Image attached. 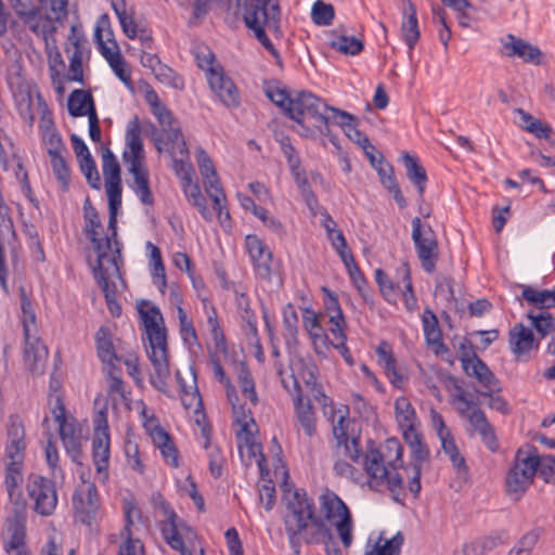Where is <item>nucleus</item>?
Wrapping results in <instances>:
<instances>
[{"label":"nucleus","mask_w":555,"mask_h":555,"mask_svg":"<svg viewBox=\"0 0 555 555\" xmlns=\"http://www.w3.org/2000/svg\"><path fill=\"white\" fill-rule=\"evenodd\" d=\"M292 495L293 499L287 502L288 512L284 516V525L295 555L300 554L302 542L324 543L327 555H343L334 540L331 527L315 515L313 500L302 489H296Z\"/></svg>","instance_id":"obj_1"},{"label":"nucleus","mask_w":555,"mask_h":555,"mask_svg":"<svg viewBox=\"0 0 555 555\" xmlns=\"http://www.w3.org/2000/svg\"><path fill=\"white\" fill-rule=\"evenodd\" d=\"M139 313L147 339L146 354L154 369V374L150 378L151 384L157 390L166 392L170 367L164 318L156 306H152L149 310L139 309Z\"/></svg>","instance_id":"obj_2"},{"label":"nucleus","mask_w":555,"mask_h":555,"mask_svg":"<svg viewBox=\"0 0 555 555\" xmlns=\"http://www.w3.org/2000/svg\"><path fill=\"white\" fill-rule=\"evenodd\" d=\"M233 0H229L231 5ZM236 10H242V17L246 27L253 30L257 40L278 61L280 54L267 36V31L276 38L282 37L281 8L278 1L272 0H234Z\"/></svg>","instance_id":"obj_3"},{"label":"nucleus","mask_w":555,"mask_h":555,"mask_svg":"<svg viewBox=\"0 0 555 555\" xmlns=\"http://www.w3.org/2000/svg\"><path fill=\"white\" fill-rule=\"evenodd\" d=\"M532 452V444L519 448L505 475V493L512 501L518 502L533 483L538 462L531 455Z\"/></svg>","instance_id":"obj_4"},{"label":"nucleus","mask_w":555,"mask_h":555,"mask_svg":"<svg viewBox=\"0 0 555 555\" xmlns=\"http://www.w3.org/2000/svg\"><path fill=\"white\" fill-rule=\"evenodd\" d=\"M321 517L335 526L341 543L349 547L352 543V517L345 502L333 491L326 490L319 498Z\"/></svg>","instance_id":"obj_5"},{"label":"nucleus","mask_w":555,"mask_h":555,"mask_svg":"<svg viewBox=\"0 0 555 555\" xmlns=\"http://www.w3.org/2000/svg\"><path fill=\"white\" fill-rule=\"evenodd\" d=\"M286 107V116L293 119L300 128L298 132L301 135L309 137L312 130L304 124V117L309 116L314 120L322 118L324 120V113L330 111L331 107L321 99L309 91H295L293 101Z\"/></svg>","instance_id":"obj_6"},{"label":"nucleus","mask_w":555,"mask_h":555,"mask_svg":"<svg viewBox=\"0 0 555 555\" xmlns=\"http://www.w3.org/2000/svg\"><path fill=\"white\" fill-rule=\"evenodd\" d=\"M412 240L422 268L433 273L439 256L438 240L430 224L423 223L420 217L412 220Z\"/></svg>","instance_id":"obj_7"},{"label":"nucleus","mask_w":555,"mask_h":555,"mask_svg":"<svg viewBox=\"0 0 555 555\" xmlns=\"http://www.w3.org/2000/svg\"><path fill=\"white\" fill-rule=\"evenodd\" d=\"M26 491L34 501V511L41 516H50L57 505L56 488L53 480L37 474L27 478Z\"/></svg>","instance_id":"obj_8"},{"label":"nucleus","mask_w":555,"mask_h":555,"mask_svg":"<svg viewBox=\"0 0 555 555\" xmlns=\"http://www.w3.org/2000/svg\"><path fill=\"white\" fill-rule=\"evenodd\" d=\"M93 462L99 475L103 474L102 480L107 478V467L109 460V434L107 422V409L98 411L93 417Z\"/></svg>","instance_id":"obj_9"},{"label":"nucleus","mask_w":555,"mask_h":555,"mask_svg":"<svg viewBox=\"0 0 555 555\" xmlns=\"http://www.w3.org/2000/svg\"><path fill=\"white\" fill-rule=\"evenodd\" d=\"M104 26H109V18L107 14H103L99 21L94 31V39L98 43L101 54L108 62L116 76L129 88H132V81L129 70H127L122 55L118 50V46L115 40H112L113 49L103 40L102 29ZM108 41L111 39L108 38Z\"/></svg>","instance_id":"obj_10"},{"label":"nucleus","mask_w":555,"mask_h":555,"mask_svg":"<svg viewBox=\"0 0 555 555\" xmlns=\"http://www.w3.org/2000/svg\"><path fill=\"white\" fill-rule=\"evenodd\" d=\"M26 520L7 518L2 532V546L8 555H31L26 545Z\"/></svg>","instance_id":"obj_11"},{"label":"nucleus","mask_w":555,"mask_h":555,"mask_svg":"<svg viewBox=\"0 0 555 555\" xmlns=\"http://www.w3.org/2000/svg\"><path fill=\"white\" fill-rule=\"evenodd\" d=\"M212 92L228 107H237L240 105V93L233 80L224 73L222 66L211 69L207 77Z\"/></svg>","instance_id":"obj_12"},{"label":"nucleus","mask_w":555,"mask_h":555,"mask_svg":"<svg viewBox=\"0 0 555 555\" xmlns=\"http://www.w3.org/2000/svg\"><path fill=\"white\" fill-rule=\"evenodd\" d=\"M508 344L516 361H527V353L539 348V340L534 337L531 328L518 323L508 333Z\"/></svg>","instance_id":"obj_13"},{"label":"nucleus","mask_w":555,"mask_h":555,"mask_svg":"<svg viewBox=\"0 0 555 555\" xmlns=\"http://www.w3.org/2000/svg\"><path fill=\"white\" fill-rule=\"evenodd\" d=\"M160 507L165 516L162 533L166 542L173 550L179 551L181 555H192L184 546L183 539L180 534V529L185 527L184 522L178 518L177 514L167 502H162Z\"/></svg>","instance_id":"obj_14"},{"label":"nucleus","mask_w":555,"mask_h":555,"mask_svg":"<svg viewBox=\"0 0 555 555\" xmlns=\"http://www.w3.org/2000/svg\"><path fill=\"white\" fill-rule=\"evenodd\" d=\"M83 232L90 240L98 258H107L108 249L112 247L109 237H100L102 222L95 208H87L83 214Z\"/></svg>","instance_id":"obj_15"},{"label":"nucleus","mask_w":555,"mask_h":555,"mask_svg":"<svg viewBox=\"0 0 555 555\" xmlns=\"http://www.w3.org/2000/svg\"><path fill=\"white\" fill-rule=\"evenodd\" d=\"M76 518L90 526L99 509V493L94 483H89L85 495L76 492L73 496Z\"/></svg>","instance_id":"obj_16"},{"label":"nucleus","mask_w":555,"mask_h":555,"mask_svg":"<svg viewBox=\"0 0 555 555\" xmlns=\"http://www.w3.org/2000/svg\"><path fill=\"white\" fill-rule=\"evenodd\" d=\"M93 276L104 293L105 299L116 297V285L109 283L108 279L112 276L120 278L119 266L116 257L98 258L96 264L92 267Z\"/></svg>","instance_id":"obj_17"},{"label":"nucleus","mask_w":555,"mask_h":555,"mask_svg":"<svg viewBox=\"0 0 555 555\" xmlns=\"http://www.w3.org/2000/svg\"><path fill=\"white\" fill-rule=\"evenodd\" d=\"M294 387L292 395L298 422L305 429L307 436L311 437L315 433V416L311 401L304 402L301 387L298 379L293 376Z\"/></svg>","instance_id":"obj_18"},{"label":"nucleus","mask_w":555,"mask_h":555,"mask_svg":"<svg viewBox=\"0 0 555 555\" xmlns=\"http://www.w3.org/2000/svg\"><path fill=\"white\" fill-rule=\"evenodd\" d=\"M77 27L73 25L70 27V33L68 35L69 46L66 47V52H72L69 56V72L70 75L67 76L69 81H76L79 83H83V69H82V46H81V36L76 34Z\"/></svg>","instance_id":"obj_19"},{"label":"nucleus","mask_w":555,"mask_h":555,"mask_svg":"<svg viewBox=\"0 0 555 555\" xmlns=\"http://www.w3.org/2000/svg\"><path fill=\"white\" fill-rule=\"evenodd\" d=\"M126 142L130 153H124L125 159L130 162V166L132 164L137 165L138 167L143 166L144 150L141 140V126L138 116L128 122Z\"/></svg>","instance_id":"obj_20"},{"label":"nucleus","mask_w":555,"mask_h":555,"mask_svg":"<svg viewBox=\"0 0 555 555\" xmlns=\"http://www.w3.org/2000/svg\"><path fill=\"white\" fill-rule=\"evenodd\" d=\"M8 442L5 446V455L9 460H24L25 428L22 422L15 417H11L7 430Z\"/></svg>","instance_id":"obj_21"},{"label":"nucleus","mask_w":555,"mask_h":555,"mask_svg":"<svg viewBox=\"0 0 555 555\" xmlns=\"http://www.w3.org/2000/svg\"><path fill=\"white\" fill-rule=\"evenodd\" d=\"M331 112L333 113V121L341 127L346 135L351 141L357 143L360 147L363 144L369 145V137L358 129V117L337 107H331Z\"/></svg>","instance_id":"obj_22"},{"label":"nucleus","mask_w":555,"mask_h":555,"mask_svg":"<svg viewBox=\"0 0 555 555\" xmlns=\"http://www.w3.org/2000/svg\"><path fill=\"white\" fill-rule=\"evenodd\" d=\"M402 164L405 168L406 178L410 180L412 184L417 190L418 199L421 203L424 201V193L427 183V173L423 165L420 163L418 158L414 155H411L408 152H404L401 156Z\"/></svg>","instance_id":"obj_23"},{"label":"nucleus","mask_w":555,"mask_h":555,"mask_svg":"<svg viewBox=\"0 0 555 555\" xmlns=\"http://www.w3.org/2000/svg\"><path fill=\"white\" fill-rule=\"evenodd\" d=\"M25 346V363L27 369L37 375L44 372V366L48 357L47 347L36 337L29 338V343Z\"/></svg>","instance_id":"obj_24"},{"label":"nucleus","mask_w":555,"mask_h":555,"mask_svg":"<svg viewBox=\"0 0 555 555\" xmlns=\"http://www.w3.org/2000/svg\"><path fill=\"white\" fill-rule=\"evenodd\" d=\"M508 41L504 43L508 56H518L525 62L539 63L541 51L538 47L515 37L514 35L507 36Z\"/></svg>","instance_id":"obj_25"},{"label":"nucleus","mask_w":555,"mask_h":555,"mask_svg":"<svg viewBox=\"0 0 555 555\" xmlns=\"http://www.w3.org/2000/svg\"><path fill=\"white\" fill-rule=\"evenodd\" d=\"M387 467L385 464V455L378 449L374 448V442L369 441L366 454L364 456V470L367 476L376 483L380 477L387 476Z\"/></svg>","instance_id":"obj_26"},{"label":"nucleus","mask_w":555,"mask_h":555,"mask_svg":"<svg viewBox=\"0 0 555 555\" xmlns=\"http://www.w3.org/2000/svg\"><path fill=\"white\" fill-rule=\"evenodd\" d=\"M67 109L73 117L87 115L89 118L92 109H95L91 92L83 89L74 90L68 96Z\"/></svg>","instance_id":"obj_27"},{"label":"nucleus","mask_w":555,"mask_h":555,"mask_svg":"<svg viewBox=\"0 0 555 555\" xmlns=\"http://www.w3.org/2000/svg\"><path fill=\"white\" fill-rule=\"evenodd\" d=\"M25 24L34 34L42 37L46 41L56 33L59 25L50 15H39V10L33 11L29 17L25 18Z\"/></svg>","instance_id":"obj_28"},{"label":"nucleus","mask_w":555,"mask_h":555,"mask_svg":"<svg viewBox=\"0 0 555 555\" xmlns=\"http://www.w3.org/2000/svg\"><path fill=\"white\" fill-rule=\"evenodd\" d=\"M422 321L427 344L437 346V353L440 351H448V348L442 341V334L439 328L437 315L430 309H426L424 311Z\"/></svg>","instance_id":"obj_29"},{"label":"nucleus","mask_w":555,"mask_h":555,"mask_svg":"<svg viewBox=\"0 0 555 555\" xmlns=\"http://www.w3.org/2000/svg\"><path fill=\"white\" fill-rule=\"evenodd\" d=\"M465 373L468 376H474L485 388L491 391L501 390L499 379L479 357L472 360L468 372Z\"/></svg>","instance_id":"obj_30"},{"label":"nucleus","mask_w":555,"mask_h":555,"mask_svg":"<svg viewBox=\"0 0 555 555\" xmlns=\"http://www.w3.org/2000/svg\"><path fill=\"white\" fill-rule=\"evenodd\" d=\"M95 341L100 360L114 367V362L118 360V357L112 341L111 331L106 326H101L95 334Z\"/></svg>","instance_id":"obj_31"},{"label":"nucleus","mask_w":555,"mask_h":555,"mask_svg":"<svg viewBox=\"0 0 555 555\" xmlns=\"http://www.w3.org/2000/svg\"><path fill=\"white\" fill-rule=\"evenodd\" d=\"M176 378L180 386L181 400L182 404L185 409H191L195 406V412L197 413L199 409L203 408V401L201 393L198 391L196 385V376L193 372L192 385H186L183 378L181 377V373L179 371L176 372Z\"/></svg>","instance_id":"obj_32"},{"label":"nucleus","mask_w":555,"mask_h":555,"mask_svg":"<svg viewBox=\"0 0 555 555\" xmlns=\"http://www.w3.org/2000/svg\"><path fill=\"white\" fill-rule=\"evenodd\" d=\"M521 296L530 305L538 309H548L555 307V289H535L528 285H522Z\"/></svg>","instance_id":"obj_33"},{"label":"nucleus","mask_w":555,"mask_h":555,"mask_svg":"<svg viewBox=\"0 0 555 555\" xmlns=\"http://www.w3.org/2000/svg\"><path fill=\"white\" fill-rule=\"evenodd\" d=\"M330 47L346 55H357L364 49V43L361 39L353 36L337 35V30L331 33Z\"/></svg>","instance_id":"obj_34"},{"label":"nucleus","mask_w":555,"mask_h":555,"mask_svg":"<svg viewBox=\"0 0 555 555\" xmlns=\"http://www.w3.org/2000/svg\"><path fill=\"white\" fill-rule=\"evenodd\" d=\"M403 542L404 537L401 531H398L391 539H383L380 534L376 543L364 555H400Z\"/></svg>","instance_id":"obj_35"},{"label":"nucleus","mask_w":555,"mask_h":555,"mask_svg":"<svg viewBox=\"0 0 555 555\" xmlns=\"http://www.w3.org/2000/svg\"><path fill=\"white\" fill-rule=\"evenodd\" d=\"M441 448L443 452L449 456L457 475L466 478L468 476V466L466 464L465 457L461 454L452 435H447L444 438H442Z\"/></svg>","instance_id":"obj_36"},{"label":"nucleus","mask_w":555,"mask_h":555,"mask_svg":"<svg viewBox=\"0 0 555 555\" xmlns=\"http://www.w3.org/2000/svg\"><path fill=\"white\" fill-rule=\"evenodd\" d=\"M131 507H127L125 511L126 525L121 530V537H126V541L120 545L118 555H141L143 553V544L140 540L132 538L131 526L133 524L131 518Z\"/></svg>","instance_id":"obj_37"},{"label":"nucleus","mask_w":555,"mask_h":555,"mask_svg":"<svg viewBox=\"0 0 555 555\" xmlns=\"http://www.w3.org/2000/svg\"><path fill=\"white\" fill-rule=\"evenodd\" d=\"M129 171L134 178V191L139 195L140 201L145 205H152L154 201L152 191L150 189L147 170L143 166L138 167L137 165L132 164L129 168Z\"/></svg>","instance_id":"obj_38"},{"label":"nucleus","mask_w":555,"mask_h":555,"mask_svg":"<svg viewBox=\"0 0 555 555\" xmlns=\"http://www.w3.org/2000/svg\"><path fill=\"white\" fill-rule=\"evenodd\" d=\"M530 325L535 330L540 339L545 338L555 331V319L550 312L540 311L538 313L530 311L527 314Z\"/></svg>","instance_id":"obj_39"},{"label":"nucleus","mask_w":555,"mask_h":555,"mask_svg":"<svg viewBox=\"0 0 555 555\" xmlns=\"http://www.w3.org/2000/svg\"><path fill=\"white\" fill-rule=\"evenodd\" d=\"M205 190L214 203V209L217 211L219 218L222 217L223 206L222 201L225 199L223 189L221 186L218 173L215 172L204 178Z\"/></svg>","instance_id":"obj_40"},{"label":"nucleus","mask_w":555,"mask_h":555,"mask_svg":"<svg viewBox=\"0 0 555 555\" xmlns=\"http://www.w3.org/2000/svg\"><path fill=\"white\" fill-rule=\"evenodd\" d=\"M514 113L520 117V126L537 138H547L551 133V128L543 124L541 120L535 119L532 115L522 108H515Z\"/></svg>","instance_id":"obj_41"},{"label":"nucleus","mask_w":555,"mask_h":555,"mask_svg":"<svg viewBox=\"0 0 555 555\" xmlns=\"http://www.w3.org/2000/svg\"><path fill=\"white\" fill-rule=\"evenodd\" d=\"M501 544H503V540L500 534L481 537L474 540L469 544H465L463 546V553L464 555H468L469 552L477 555H482L494 550Z\"/></svg>","instance_id":"obj_42"},{"label":"nucleus","mask_w":555,"mask_h":555,"mask_svg":"<svg viewBox=\"0 0 555 555\" xmlns=\"http://www.w3.org/2000/svg\"><path fill=\"white\" fill-rule=\"evenodd\" d=\"M102 163L105 183L121 182L119 163L107 146H102Z\"/></svg>","instance_id":"obj_43"},{"label":"nucleus","mask_w":555,"mask_h":555,"mask_svg":"<svg viewBox=\"0 0 555 555\" xmlns=\"http://www.w3.org/2000/svg\"><path fill=\"white\" fill-rule=\"evenodd\" d=\"M401 33L409 49L412 50L420 39V29L416 12L403 13Z\"/></svg>","instance_id":"obj_44"},{"label":"nucleus","mask_w":555,"mask_h":555,"mask_svg":"<svg viewBox=\"0 0 555 555\" xmlns=\"http://www.w3.org/2000/svg\"><path fill=\"white\" fill-rule=\"evenodd\" d=\"M20 298H21V309H22V313H23L22 322H23L25 341L29 343V338L31 336L30 335L31 326H34V327L36 326V313L33 309L31 301H30L29 297L27 296L24 287H21V289H20Z\"/></svg>","instance_id":"obj_45"},{"label":"nucleus","mask_w":555,"mask_h":555,"mask_svg":"<svg viewBox=\"0 0 555 555\" xmlns=\"http://www.w3.org/2000/svg\"><path fill=\"white\" fill-rule=\"evenodd\" d=\"M335 18L333 4L317 0L311 8V20L317 26H330Z\"/></svg>","instance_id":"obj_46"},{"label":"nucleus","mask_w":555,"mask_h":555,"mask_svg":"<svg viewBox=\"0 0 555 555\" xmlns=\"http://www.w3.org/2000/svg\"><path fill=\"white\" fill-rule=\"evenodd\" d=\"M69 0H39L40 10L62 25L68 15Z\"/></svg>","instance_id":"obj_47"},{"label":"nucleus","mask_w":555,"mask_h":555,"mask_svg":"<svg viewBox=\"0 0 555 555\" xmlns=\"http://www.w3.org/2000/svg\"><path fill=\"white\" fill-rule=\"evenodd\" d=\"M50 163L52 167V171L56 177L57 181L61 183V188L63 192L68 191L70 183V171L69 167L66 163L64 154H57L54 156H50Z\"/></svg>","instance_id":"obj_48"},{"label":"nucleus","mask_w":555,"mask_h":555,"mask_svg":"<svg viewBox=\"0 0 555 555\" xmlns=\"http://www.w3.org/2000/svg\"><path fill=\"white\" fill-rule=\"evenodd\" d=\"M283 326L286 343H296L298 334V315L292 304H287L283 309Z\"/></svg>","instance_id":"obj_49"},{"label":"nucleus","mask_w":555,"mask_h":555,"mask_svg":"<svg viewBox=\"0 0 555 555\" xmlns=\"http://www.w3.org/2000/svg\"><path fill=\"white\" fill-rule=\"evenodd\" d=\"M531 455L538 462L537 473L541 475L544 481L555 482V455H539L535 447Z\"/></svg>","instance_id":"obj_50"},{"label":"nucleus","mask_w":555,"mask_h":555,"mask_svg":"<svg viewBox=\"0 0 555 555\" xmlns=\"http://www.w3.org/2000/svg\"><path fill=\"white\" fill-rule=\"evenodd\" d=\"M385 450L386 452L383 454L385 455V460H388L389 467L393 470H397L399 467H403V448L397 438H388L385 441Z\"/></svg>","instance_id":"obj_51"},{"label":"nucleus","mask_w":555,"mask_h":555,"mask_svg":"<svg viewBox=\"0 0 555 555\" xmlns=\"http://www.w3.org/2000/svg\"><path fill=\"white\" fill-rule=\"evenodd\" d=\"M245 242L248 254L253 261L261 260L262 258H266V260L273 258L270 248L257 235H247Z\"/></svg>","instance_id":"obj_52"},{"label":"nucleus","mask_w":555,"mask_h":555,"mask_svg":"<svg viewBox=\"0 0 555 555\" xmlns=\"http://www.w3.org/2000/svg\"><path fill=\"white\" fill-rule=\"evenodd\" d=\"M395 411L400 427L414 424L415 410L405 397H399L395 402Z\"/></svg>","instance_id":"obj_53"},{"label":"nucleus","mask_w":555,"mask_h":555,"mask_svg":"<svg viewBox=\"0 0 555 555\" xmlns=\"http://www.w3.org/2000/svg\"><path fill=\"white\" fill-rule=\"evenodd\" d=\"M22 467V460H10V462L7 464L4 482L8 492L18 490V486L23 479Z\"/></svg>","instance_id":"obj_54"},{"label":"nucleus","mask_w":555,"mask_h":555,"mask_svg":"<svg viewBox=\"0 0 555 555\" xmlns=\"http://www.w3.org/2000/svg\"><path fill=\"white\" fill-rule=\"evenodd\" d=\"M238 383L242 389L243 395L250 400V402L256 405L258 403V397L255 389V383L251 376L250 371L247 366L242 365L238 371Z\"/></svg>","instance_id":"obj_55"},{"label":"nucleus","mask_w":555,"mask_h":555,"mask_svg":"<svg viewBox=\"0 0 555 555\" xmlns=\"http://www.w3.org/2000/svg\"><path fill=\"white\" fill-rule=\"evenodd\" d=\"M153 74L155 78L164 85L175 89L183 88V79L166 64H162L160 66L156 67V70Z\"/></svg>","instance_id":"obj_56"},{"label":"nucleus","mask_w":555,"mask_h":555,"mask_svg":"<svg viewBox=\"0 0 555 555\" xmlns=\"http://www.w3.org/2000/svg\"><path fill=\"white\" fill-rule=\"evenodd\" d=\"M81 172L85 175L88 184L94 189H101V178L93 157L82 158L78 162Z\"/></svg>","instance_id":"obj_57"},{"label":"nucleus","mask_w":555,"mask_h":555,"mask_svg":"<svg viewBox=\"0 0 555 555\" xmlns=\"http://www.w3.org/2000/svg\"><path fill=\"white\" fill-rule=\"evenodd\" d=\"M43 142L47 146V153L50 156H54L57 154L67 153V149L62 140L61 134L56 131H44L42 133Z\"/></svg>","instance_id":"obj_58"},{"label":"nucleus","mask_w":555,"mask_h":555,"mask_svg":"<svg viewBox=\"0 0 555 555\" xmlns=\"http://www.w3.org/2000/svg\"><path fill=\"white\" fill-rule=\"evenodd\" d=\"M375 281L379 287L383 297L388 302L396 301L395 284L388 274L380 268L375 270Z\"/></svg>","instance_id":"obj_59"},{"label":"nucleus","mask_w":555,"mask_h":555,"mask_svg":"<svg viewBox=\"0 0 555 555\" xmlns=\"http://www.w3.org/2000/svg\"><path fill=\"white\" fill-rule=\"evenodd\" d=\"M267 96L279 107L282 108L283 113L286 115V107L291 106L289 102L293 101V96L295 95V91H288L285 88H268L266 90Z\"/></svg>","instance_id":"obj_60"},{"label":"nucleus","mask_w":555,"mask_h":555,"mask_svg":"<svg viewBox=\"0 0 555 555\" xmlns=\"http://www.w3.org/2000/svg\"><path fill=\"white\" fill-rule=\"evenodd\" d=\"M12 503L11 515L7 518L27 520V502L20 490L8 492Z\"/></svg>","instance_id":"obj_61"},{"label":"nucleus","mask_w":555,"mask_h":555,"mask_svg":"<svg viewBox=\"0 0 555 555\" xmlns=\"http://www.w3.org/2000/svg\"><path fill=\"white\" fill-rule=\"evenodd\" d=\"M183 191L189 202L193 206H201V204L206 202V198L202 194L198 184L192 183L191 177L188 172L183 177Z\"/></svg>","instance_id":"obj_62"},{"label":"nucleus","mask_w":555,"mask_h":555,"mask_svg":"<svg viewBox=\"0 0 555 555\" xmlns=\"http://www.w3.org/2000/svg\"><path fill=\"white\" fill-rule=\"evenodd\" d=\"M349 276L353 285L358 289L360 296L363 298L364 302L373 307L374 301L372 299V296L370 295L367 282L360 268H353V272H351Z\"/></svg>","instance_id":"obj_63"},{"label":"nucleus","mask_w":555,"mask_h":555,"mask_svg":"<svg viewBox=\"0 0 555 555\" xmlns=\"http://www.w3.org/2000/svg\"><path fill=\"white\" fill-rule=\"evenodd\" d=\"M538 542V535L533 532L526 533L509 551L511 555H529Z\"/></svg>","instance_id":"obj_64"}]
</instances>
